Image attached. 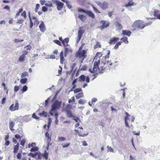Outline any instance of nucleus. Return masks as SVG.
Returning <instances> with one entry per match:
<instances>
[{"label": "nucleus", "mask_w": 160, "mask_h": 160, "mask_svg": "<svg viewBox=\"0 0 160 160\" xmlns=\"http://www.w3.org/2000/svg\"><path fill=\"white\" fill-rule=\"evenodd\" d=\"M120 40L122 42H124L125 44H128V38L127 37H124L121 39Z\"/></svg>", "instance_id": "25"}, {"label": "nucleus", "mask_w": 160, "mask_h": 160, "mask_svg": "<svg viewBox=\"0 0 160 160\" xmlns=\"http://www.w3.org/2000/svg\"><path fill=\"white\" fill-rule=\"evenodd\" d=\"M87 69V66L86 65H84L81 68V70H82L85 71Z\"/></svg>", "instance_id": "63"}, {"label": "nucleus", "mask_w": 160, "mask_h": 160, "mask_svg": "<svg viewBox=\"0 0 160 160\" xmlns=\"http://www.w3.org/2000/svg\"><path fill=\"white\" fill-rule=\"evenodd\" d=\"M92 8L93 10L97 13H101V12L97 8L95 7L93 5L92 6Z\"/></svg>", "instance_id": "46"}, {"label": "nucleus", "mask_w": 160, "mask_h": 160, "mask_svg": "<svg viewBox=\"0 0 160 160\" xmlns=\"http://www.w3.org/2000/svg\"><path fill=\"white\" fill-rule=\"evenodd\" d=\"M116 28L118 29H121L122 28V25L118 22H117L115 23Z\"/></svg>", "instance_id": "21"}, {"label": "nucleus", "mask_w": 160, "mask_h": 160, "mask_svg": "<svg viewBox=\"0 0 160 160\" xmlns=\"http://www.w3.org/2000/svg\"><path fill=\"white\" fill-rule=\"evenodd\" d=\"M22 156V155L21 153H18L17 155V158L19 159H20L21 158Z\"/></svg>", "instance_id": "55"}, {"label": "nucleus", "mask_w": 160, "mask_h": 160, "mask_svg": "<svg viewBox=\"0 0 160 160\" xmlns=\"http://www.w3.org/2000/svg\"><path fill=\"white\" fill-rule=\"evenodd\" d=\"M65 138L62 137H58V140L59 141H63L66 140Z\"/></svg>", "instance_id": "35"}, {"label": "nucleus", "mask_w": 160, "mask_h": 160, "mask_svg": "<svg viewBox=\"0 0 160 160\" xmlns=\"http://www.w3.org/2000/svg\"><path fill=\"white\" fill-rule=\"evenodd\" d=\"M23 9L22 8H21L19 9V11L17 12L15 16V18H18V16L19 15L20 13L22 11Z\"/></svg>", "instance_id": "39"}, {"label": "nucleus", "mask_w": 160, "mask_h": 160, "mask_svg": "<svg viewBox=\"0 0 160 160\" xmlns=\"http://www.w3.org/2000/svg\"><path fill=\"white\" fill-rule=\"evenodd\" d=\"M38 148L37 146H35L31 149V152H35L38 151Z\"/></svg>", "instance_id": "37"}, {"label": "nucleus", "mask_w": 160, "mask_h": 160, "mask_svg": "<svg viewBox=\"0 0 160 160\" xmlns=\"http://www.w3.org/2000/svg\"><path fill=\"white\" fill-rule=\"evenodd\" d=\"M86 78V76L84 75H82L80 76L79 78V81L81 82V81H84Z\"/></svg>", "instance_id": "23"}, {"label": "nucleus", "mask_w": 160, "mask_h": 160, "mask_svg": "<svg viewBox=\"0 0 160 160\" xmlns=\"http://www.w3.org/2000/svg\"><path fill=\"white\" fill-rule=\"evenodd\" d=\"M102 25L99 27V28L101 29H103L106 28L109 26V22L108 21L105 20H102L101 22Z\"/></svg>", "instance_id": "7"}, {"label": "nucleus", "mask_w": 160, "mask_h": 160, "mask_svg": "<svg viewBox=\"0 0 160 160\" xmlns=\"http://www.w3.org/2000/svg\"><path fill=\"white\" fill-rule=\"evenodd\" d=\"M82 91V89L80 88H76L74 90V93H77Z\"/></svg>", "instance_id": "44"}, {"label": "nucleus", "mask_w": 160, "mask_h": 160, "mask_svg": "<svg viewBox=\"0 0 160 160\" xmlns=\"http://www.w3.org/2000/svg\"><path fill=\"white\" fill-rule=\"evenodd\" d=\"M48 153L46 151H44V153L42 154L43 157L45 159V160H47L48 158Z\"/></svg>", "instance_id": "29"}, {"label": "nucleus", "mask_w": 160, "mask_h": 160, "mask_svg": "<svg viewBox=\"0 0 160 160\" xmlns=\"http://www.w3.org/2000/svg\"><path fill=\"white\" fill-rule=\"evenodd\" d=\"M73 119L77 122H80L81 121L78 118L74 116Z\"/></svg>", "instance_id": "40"}, {"label": "nucleus", "mask_w": 160, "mask_h": 160, "mask_svg": "<svg viewBox=\"0 0 160 160\" xmlns=\"http://www.w3.org/2000/svg\"><path fill=\"white\" fill-rule=\"evenodd\" d=\"M96 2L97 5L103 10H105L108 8L109 5L108 3L107 2L105 1L103 2L96 1Z\"/></svg>", "instance_id": "5"}, {"label": "nucleus", "mask_w": 160, "mask_h": 160, "mask_svg": "<svg viewBox=\"0 0 160 160\" xmlns=\"http://www.w3.org/2000/svg\"><path fill=\"white\" fill-rule=\"evenodd\" d=\"M72 52V50L70 48L65 47V55L66 56L68 53Z\"/></svg>", "instance_id": "15"}, {"label": "nucleus", "mask_w": 160, "mask_h": 160, "mask_svg": "<svg viewBox=\"0 0 160 160\" xmlns=\"http://www.w3.org/2000/svg\"><path fill=\"white\" fill-rule=\"evenodd\" d=\"M36 144L35 143H32L31 144H29L28 145V148H30L31 147L33 148L35 146Z\"/></svg>", "instance_id": "43"}, {"label": "nucleus", "mask_w": 160, "mask_h": 160, "mask_svg": "<svg viewBox=\"0 0 160 160\" xmlns=\"http://www.w3.org/2000/svg\"><path fill=\"white\" fill-rule=\"evenodd\" d=\"M84 32V30H83L82 27H80L78 31L77 36L76 38V42L77 43L79 42Z\"/></svg>", "instance_id": "6"}, {"label": "nucleus", "mask_w": 160, "mask_h": 160, "mask_svg": "<svg viewBox=\"0 0 160 160\" xmlns=\"http://www.w3.org/2000/svg\"><path fill=\"white\" fill-rule=\"evenodd\" d=\"M119 39V38L114 37L111 39L109 41V43L110 44H114L115 42Z\"/></svg>", "instance_id": "11"}, {"label": "nucleus", "mask_w": 160, "mask_h": 160, "mask_svg": "<svg viewBox=\"0 0 160 160\" xmlns=\"http://www.w3.org/2000/svg\"><path fill=\"white\" fill-rule=\"evenodd\" d=\"M87 51L83 50L82 51L79 50L76 53V56L78 58L79 60L81 62V63H82L84 59L86 58V53Z\"/></svg>", "instance_id": "3"}, {"label": "nucleus", "mask_w": 160, "mask_h": 160, "mask_svg": "<svg viewBox=\"0 0 160 160\" xmlns=\"http://www.w3.org/2000/svg\"><path fill=\"white\" fill-rule=\"evenodd\" d=\"M28 75V73L27 72H24L21 75V77L23 78L24 77H25Z\"/></svg>", "instance_id": "47"}, {"label": "nucleus", "mask_w": 160, "mask_h": 160, "mask_svg": "<svg viewBox=\"0 0 160 160\" xmlns=\"http://www.w3.org/2000/svg\"><path fill=\"white\" fill-rule=\"evenodd\" d=\"M102 56V54L101 52H98L97 53L94 58V60L96 59V60L94 62L92 69V70L90 68L89 69V71L95 74L99 72L102 73L104 71H105V68H104L103 67L99 68L98 67V65L100 62V58Z\"/></svg>", "instance_id": "1"}, {"label": "nucleus", "mask_w": 160, "mask_h": 160, "mask_svg": "<svg viewBox=\"0 0 160 160\" xmlns=\"http://www.w3.org/2000/svg\"><path fill=\"white\" fill-rule=\"evenodd\" d=\"M66 4H67V6L69 8H72V6L71 5H70L69 4V2L68 1H67L66 2Z\"/></svg>", "instance_id": "57"}, {"label": "nucleus", "mask_w": 160, "mask_h": 160, "mask_svg": "<svg viewBox=\"0 0 160 160\" xmlns=\"http://www.w3.org/2000/svg\"><path fill=\"white\" fill-rule=\"evenodd\" d=\"M32 20H34V24L35 25H36L37 26L38 23H39V22L38 21L36 18L35 17H33L32 18Z\"/></svg>", "instance_id": "36"}, {"label": "nucleus", "mask_w": 160, "mask_h": 160, "mask_svg": "<svg viewBox=\"0 0 160 160\" xmlns=\"http://www.w3.org/2000/svg\"><path fill=\"white\" fill-rule=\"evenodd\" d=\"M40 7V5L39 4H37L36 5V8L35 9V11L36 12H38V10Z\"/></svg>", "instance_id": "52"}, {"label": "nucleus", "mask_w": 160, "mask_h": 160, "mask_svg": "<svg viewBox=\"0 0 160 160\" xmlns=\"http://www.w3.org/2000/svg\"><path fill=\"white\" fill-rule=\"evenodd\" d=\"M40 29V31L44 32L45 31V27L44 23L43 22H42L39 26Z\"/></svg>", "instance_id": "13"}, {"label": "nucleus", "mask_w": 160, "mask_h": 160, "mask_svg": "<svg viewBox=\"0 0 160 160\" xmlns=\"http://www.w3.org/2000/svg\"><path fill=\"white\" fill-rule=\"evenodd\" d=\"M53 42L56 44L59 45L61 46V44L60 42L58 40H54Z\"/></svg>", "instance_id": "53"}, {"label": "nucleus", "mask_w": 160, "mask_h": 160, "mask_svg": "<svg viewBox=\"0 0 160 160\" xmlns=\"http://www.w3.org/2000/svg\"><path fill=\"white\" fill-rule=\"evenodd\" d=\"M37 158L38 159L41 160L42 158L43 157L42 154L38 153V155H37Z\"/></svg>", "instance_id": "51"}, {"label": "nucleus", "mask_w": 160, "mask_h": 160, "mask_svg": "<svg viewBox=\"0 0 160 160\" xmlns=\"http://www.w3.org/2000/svg\"><path fill=\"white\" fill-rule=\"evenodd\" d=\"M25 56L23 55H22L18 58V62H23L25 60Z\"/></svg>", "instance_id": "18"}, {"label": "nucleus", "mask_w": 160, "mask_h": 160, "mask_svg": "<svg viewBox=\"0 0 160 160\" xmlns=\"http://www.w3.org/2000/svg\"><path fill=\"white\" fill-rule=\"evenodd\" d=\"M57 6V9L58 10H61L63 7L64 5V4L60 2L59 1L56 4Z\"/></svg>", "instance_id": "10"}, {"label": "nucleus", "mask_w": 160, "mask_h": 160, "mask_svg": "<svg viewBox=\"0 0 160 160\" xmlns=\"http://www.w3.org/2000/svg\"><path fill=\"white\" fill-rule=\"evenodd\" d=\"M52 120L51 119V118H48V130L49 129V128L50 127V126L51 125V124L52 123Z\"/></svg>", "instance_id": "42"}, {"label": "nucleus", "mask_w": 160, "mask_h": 160, "mask_svg": "<svg viewBox=\"0 0 160 160\" xmlns=\"http://www.w3.org/2000/svg\"><path fill=\"white\" fill-rule=\"evenodd\" d=\"M45 136L46 138H47V142L48 145L47 147V149H48V148L49 145H51V144L50 143L51 141V135H50L48 132H47L45 134Z\"/></svg>", "instance_id": "9"}, {"label": "nucleus", "mask_w": 160, "mask_h": 160, "mask_svg": "<svg viewBox=\"0 0 160 160\" xmlns=\"http://www.w3.org/2000/svg\"><path fill=\"white\" fill-rule=\"evenodd\" d=\"M40 4L42 5H43L44 4H45V3H46V1L45 0H41L40 1Z\"/></svg>", "instance_id": "59"}, {"label": "nucleus", "mask_w": 160, "mask_h": 160, "mask_svg": "<svg viewBox=\"0 0 160 160\" xmlns=\"http://www.w3.org/2000/svg\"><path fill=\"white\" fill-rule=\"evenodd\" d=\"M67 116L69 118L73 117L74 116L73 115L71 112L70 110H67Z\"/></svg>", "instance_id": "26"}, {"label": "nucleus", "mask_w": 160, "mask_h": 160, "mask_svg": "<svg viewBox=\"0 0 160 160\" xmlns=\"http://www.w3.org/2000/svg\"><path fill=\"white\" fill-rule=\"evenodd\" d=\"M28 81V79L26 78H25L21 79L20 80V82L23 84H25Z\"/></svg>", "instance_id": "30"}, {"label": "nucleus", "mask_w": 160, "mask_h": 160, "mask_svg": "<svg viewBox=\"0 0 160 160\" xmlns=\"http://www.w3.org/2000/svg\"><path fill=\"white\" fill-rule=\"evenodd\" d=\"M69 41L68 38H66L62 41V43L65 47L67 46L68 45L67 43Z\"/></svg>", "instance_id": "20"}, {"label": "nucleus", "mask_w": 160, "mask_h": 160, "mask_svg": "<svg viewBox=\"0 0 160 160\" xmlns=\"http://www.w3.org/2000/svg\"><path fill=\"white\" fill-rule=\"evenodd\" d=\"M78 18L83 22H84L85 20L84 16L82 15H79Z\"/></svg>", "instance_id": "31"}, {"label": "nucleus", "mask_w": 160, "mask_h": 160, "mask_svg": "<svg viewBox=\"0 0 160 160\" xmlns=\"http://www.w3.org/2000/svg\"><path fill=\"white\" fill-rule=\"evenodd\" d=\"M70 145V143H67V144H65L63 145H62V147L63 148H67Z\"/></svg>", "instance_id": "61"}, {"label": "nucleus", "mask_w": 160, "mask_h": 160, "mask_svg": "<svg viewBox=\"0 0 160 160\" xmlns=\"http://www.w3.org/2000/svg\"><path fill=\"white\" fill-rule=\"evenodd\" d=\"M27 89L28 87L24 85L22 88V92H26L27 90Z\"/></svg>", "instance_id": "48"}, {"label": "nucleus", "mask_w": 160, "mask_h": 160, "mask_svg": "<svg viewBox=\"0 0 160 160\" xmlns=\"http://www.w3.org/2000/svg\"><path fill=\"white\" fill-rule=\"evenodd\" d=\"M101 47V45L100 43L98 42H96V44L94 46V48H100Z\"/></svg>", "instance_id": "38"}, {"label": "nucleus", "mask_w": 160, "mask_h": 160, "mask_svg": "<svg viewBox=\"0 0 160 160\" xmlns=\"http://www.w3.org/2000/svg\"><path fill=\"white\" fill-rule=\"evenodd\" d=\"M159 11H155L154 12V16L157 18L160 19V14L157 15V14L159 12Z\"/></svg>", "instance_id": "33"}, {"label": "nucleus", "mask_w": 160, "mask_h": 160, "mask_svg": "<svg viewBox=\"0 0 160 160\" xmlns=\"http://www.w3.org/2000/svg\"><path fill=\"white\" fill-rule=\"evenodd\" d=\"M26 140L24 139H23L22 140H21L20 143V144L22 146H24V144Z\"/></svg>", "instance_id": "50"}, {"label": "nucleus", "mask_w": 160, "mask_h": 160, "mask_svg": "<svg viewBox=\"0 0 160 160\" xmlns=\"http://www.w3.org/2000/svg\"><path fill=\"white\" fill-rule=\"evenodd\" d=\"M86 14L92 18H94V14L91 11H86Z\"/></svg>", "instance_id": "16"}, {"label": "nucleus", "mask_w": 160, "mask_h": 160, "mask_svg": "<svg viewBox=\"0 0 160 160\" xmlns=\"http://www.w3.org/2000/svg\"><path fill=\"white\" fill-rule=\"evenodd\" d=\"M32 117L36 119H39V118L38 116H36L35 113H33L32 114Z\"/></svg>", "instance_id": "56"}, {"label": "nucleus", "mask_w": 160, "mask_h": 160, "mask_svg": "<svg viewBox=\"0 0 160 160\" xmlns=\"http://www.w3.org/2000/svg\"><path fill=\"white\" fill-rule=\"evenodd\" d=\"M28 155L30 156H32V157L36 158L37 155H38V152H36L35 153H30L28 154Z\"/></svg>", "instance_id": "32"}, {"label": "nucleus", "mask_w": 160, "mask_h": 160, "mask_svg": "<svg viewBox=\"0 0 160 160\" xmlns=\"http://www.w3.org/2000/svg\"><path fill=\"white\" fill-rule=\"evenodd\" d=\"M19 90V87L18 86H15L14 87V91L17 92Z\"/></svg>", "instance_id": "58"}, {"label": "nucleus", "mask_w": 160, "mask_h": 160, "mask_svg": "<svg viewBox=\"0 0 160 160\" xmlns=\"http://www.w3.org/2000/svg\"><path fill=\"white\" fill-rule=\"evenodd\" d=\"M78 133V134L79 135V136L82 137H84L85 136H87L88 134V133H87V134H80L79 132Z\"/></svg>", "instance_id": "60"}, {"label": "nucleus", "mask_w": 160, "mask_h": 160, "mask_svg": "<svg viewBox=\"0 0 160 160\" xmlns=\"http://www.w3.org/2000/svg\"><path fill=\"white\" fill-rule=\"evenodd\" d=\"M75 102V100L74 97H72L71 99H69L68 100V102L70 103L72 102Z\"/></svg>", "instance_id": "45"}, {"label": "nucleus", "mask_w": 160, "mask_h": 160, "mask_svg": "<svg viewBox=\"0 0 160 160\" xmlns=\"http://www.w3.org/2000/svg\"><path fill=\"white\" fill-rule=\"evenodd\" d=\"M62 102L58 101H55L52 105L51 109L49 113L52 116L53 115V113L52 112V111L55 110L56 109H60L61 107Z\"/></svg>", "instance_id": "4"}, {"label": "nucleus", "mask_w": 160, "mask_h": 160, "mask_svg": "<svg viewBox=\"0 0 160 160\" xmlns=\"http://www.w3.org/2000/svg\"><path fill=\"white\" fill-rule=\"evenodd\" d=\"M42 11L44 12H46L48 11V8L46 7L43 6L42 8Z\"/></svg>", "instance_id": "54"}, {"label": "nucleus", "mask_w": 160, "mask_h": 160, "mask_svg": "<svg viewBox=\"0 0 160 160\" xmlns=\"http://www.w3.org/2000/svg\"><path fill=\"white\" fill-rule=\"evenodd\" d=\"M78 11L79 12H84L86 13V11H85L83 9H78Z\"/></svg>", "instance_id": "62"}, {"label": "nucleus", "mask_w": 160, "mask_h": 160, "mask_svg": "<svg viewBox=\"0 0 160 160\" xmlns=\"http://www.w3.org/2000/svg\"><path fill=\"white\" fill-rule=\"evenodd\" d=\"M4 9H6L8 11H10V8L8 6H6L4 7Z\"/></svg>", "instance_id": "64"}, {"label": "nucleus", "mask_w": 160, "mask_h": 160, "mask_svg": "<svg viewBox=\"0 0 160 160\" xmlns=\"http://www.w3.org/2000/svg\"><path fill=\"white\" fill-rule=\"evenodd\" d=\"M136 4L133 2L132 1L129 2L125 5L126 7H128L130 6H132L135 5Z\"/></svg>", "instance_id": "19"}, {"label": "nucleus", "mask_w": 160, "mask_h": 160, "mask_svg": "<svg viewBox=\"0 0 160 160\" xmlns=\"http://www.w3.org/2000/svg\"><path fill=\"white\" fill-rule=\"evenodd\" d=\"M45 6L49 8L53 7L52 3L51 1H48L45 3Z\"/></svg>", "instance_id": "17"}, {"label": "nucleus", "mask_w": 160, "mask_h": 160, "mask_svg": "<svg viewBox=\"0 0 160 160\" xmlns=\"http://www.w3.org/2000/svg\"><path fill=\"white\" fill-rule=\"evenodd\" d=\"M21 16L23 17L24 18H26V12L25 11H24L21 14Z\"/></svg>", "instance_id": "49"}, {"label": "nucleus", "mask_w": 160, "mask_h": 160, "mask_svg": "<svg viewBox=\"0 0 160 160\" xmlns=\"http://www.w3.org/2000/svg\"><path fill=\"white\" fill-rule=\"evenodd\" d=\"M63 52L62 51L60 54V63L62 64L64 61V58L63 56Z\"/></svg>", "instance_id": "22"}, {"label": "nucleus", "mask_w": 160, "mask_h": 160, "mask_svg": "<svg viewBox=\"0 0 160 160\" xmlns=\"http://www.w3.org/2000/svg\"><path fill=\"white\" fill-rule=\"evenodd\" d=\"M131 34V32L129 31L126 30H123L122 31V34L123 35H126L128 37L130 36Z\"/></svg>", "instance_id": "14"}, {"label": "nucleus", "mask_w": 160, "mask_h": 160, "mask_svg": "<svg viewBox=\"0 0 160 160\" xmlns=\"http://www.w3.org/2000/svg\"><path fill=\"white\" fill-rule=\"evenodd\" d=\"M38 115L40 116H43L44 117H47V113L44 111H43L42 113H39Z\"/></svg>", "instance_id": "28"}, {"label": "nucleus", "mask_w": 160, "mask_h": 160, "mask_svg": "<svg viewBox=\"0 0 160 160\" xmlns=\"http://www.w3.org/2000/svg\"><path fill=\"white\" fill-rule=\"evenodd\" d=\"M19 144L18 143L17 145L14 146V153H16L17 152L19 148Z\"/></svg>", "instance_id": "24"}, {"label": "nucleus", "mask_w": 160, "mask_h": 160, "mask_svg": "<svg viewBox=\"0 0 160 160\" xmlns=\"http://www.w3.org/2000/svg\"><path fill=\"white\" fill-rule=\"evenodd\" d=\"M18 108L19 103L18 101H16L14 106V104H12L9 107V109L12 111H13L18 110Z\"/></svg>", "instance_id": "8"}, {"label": "nucleus", "mask_w": 160, "mask_h": 160, "mask_svg": "<svg viewBox=\"0 0 160 160\" xmlns=\"http://www.w3.org/2000/svg\"><path fill=\"white\" fill-rule=\"evenodd\" d=\"M86 101L85 100H83L82 99H80L78 101V103L81 104L83 105L84 103H86Z\"/></svg>", "instance_id": "34"}, {"label": "nucleus", "mask_w": 160, "mask_h": 160, "mask_svg": "<svg viewBox=\"0 0 160 160\" xmlns=\"http://www.w3.org/2000/svg\"><path fill=\"white\" fill-rule=\"evenodd\" d=\"M108 149V151L111 152H114V149L111 147H109L108 146L107 147Z\"/></svg>", "instance_id": "41"}, {"label": "nucleus", "mask_w": 160, "mask_h": 160, "mask_svg": "<svg viewBox=\"0 0 160 160\" xmlns=\"http://www.w3.org/2000/svg\"><path fill=\"white\" fill-rule=\"evenodd\" d=\"M76 97L77 99H78L80 98L83 97V92H80L76 95Z\"/></svg>", "instance_id": "27"}, {"label": "nucleus", "mask_w": 160, "mask_h": 160, "mask_svg": "<svg viewBox=\"0 0 160 160\" xmlns=\"http://www.w3.org/2000/svg\"><path fill=\"white\" fill-rule=\"evenodd\" d=\"M14 125L15 123L11 121L9 122V128L10 130L12 131H13L14 130V129L13 128Z\"/></svg>", "instance_id": "12"}, {"label": "nucleus", "mask_w": 160, "mask_h": 160, "mask_svg": "<svg viewBox=\"0 0 160 160\" xmlns=\"http://www.w3.org/2000/svg\"><path fill=\"white\" fill-rule=\"evenodd\" d=\"M151 24V22L145 23L142 21L138 20L135 21L132 25V27L134 28H137L140 29H143L146 26L149 25Z\"/></svg>", "instance_id": "2"}]
</instances>
